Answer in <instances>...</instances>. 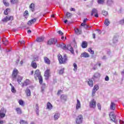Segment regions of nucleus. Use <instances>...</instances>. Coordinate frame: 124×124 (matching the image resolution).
Wrapping results in <instances>:
<instances>
[{"instance_id": "f257e3e1", "label": "nucleus", "mask_w": 124, "mask_h": 124, "mask_svg": "<svg viewBox=\"0 0 124 124\" xmlns=\"http://www.w3.org/2000/svg\"><path fill=\"white\" fill-rule=\"evenodd\" d=\"M56 46L57 47H58V48H61V49H62L63 50H69L71 54H74V50L70 44L67 45L66 46L65 44L62 43L61 44H57Z\"/></svg>"}, {"instance_id": "f03ea898", "label": "nucleus", "mask_w": 124, "mask_h": 124, "mask_svg": "<svg viewBox=\"0 0 124 124\" xmlns=\"http://www.w3.org/2000/svg\"><path fill=\"white\" fill-rule=\"evenodd\" d=\"M17 74H18V70L15 69L12 73L13 81H14V80L17 78V81L20 84L23 80V77L19 76L17 77Z\"/></svg>"}, {"instance_id": "7ed1b4c3", "label": "nucleus", "mask_w": 124, "mask_h": 124, "mask_svg": "<svg viewBox=\"0 0 124 124\" xmlns=\"http://www.w3.org/2000/svg\"><path fill=\"white\" fill-rule=\"evenodd\" d=\"M58 60L60 64H64L67 62V56L66 54L64 55L63 58L61 54H59L58 55Z\"/></svg>"}, {"instance_id": "20e7f679", "label": "nucleus", "mask_w": 124, "mask_h": 124, "mask_svg": "<svg viewBox=\"0 0 124 124\" xmlns=\"http://www.w3.org/2000/svg\"><path fill=\"white\" fill-rule=\"evenodd\" d=\"M83 120H84V118L83 117V115L81 114L79 115L76 119V124H81L83 123Z\"/></svg>"}, {"instance_id": "39448f33", "label": "nucleus", "mask_w": 124, "mask_h": 124, "mask_svg": "<svg viewBox=\"0 0 124 124\" xmlns=\"http://www.w3.org/2000/svg\"><path fill=\"white\" fill-rule=\"evenodd\" d=\"M89 106L90 108H93V109L96 107V101L94 99H93L90 101Z\"/></svg>"}, {"instance_id": "423d86ee", "label": "nucleus", "mask_w": 124, "mask_h": 124, "mask_svg": "<svg viewBox=\"0 0 124 124\" xmlns=\"http://www.w3.org/2000/svg\"><path fill=\"white\" fill-rule=\"evenodd\" d=\"M13 20V16H6L5 18L2 19V22H4L6 23L8 22V21H12Z\"/></svg>"}, {"instance_id": "0eeeda50", "label": "nucleus", "mask_w": 124, "mask_h": 124, "mask_svg": "<svg viewBox=\"0 0 124 124\" xmlns=\"http://www.w3.org/2000/svg\"><path fill=\"white\" fill-rule=\"evenodd\" d=\"M99 89V86H98V85H95L94 86L93 90H92V95L93 96H94V94H95V93L97 92V90H98Z\"/></svg>"}, {"instance_id": "6e6552de", "label": "nucleus", "mask_w": 124, "mask_h": 124, "mask_svg": "<svg viewBox=\"0 0 124 124\" xmlns=\"http://www.w3.org/2000/svg\"><path fill=\"white\" fill-rule=\"evenodd\" d=\"M50 69H46L45 71V77L46 80H48V79H49V78L50 77V74H51V73H50Z\"/></svg>"}, {"instance_id": "1a4fd4ad", "label": "nucleus", "mask_w": 124, "mask_h": 124, "mask_svg": "<svg viewBox=\"0 0 124 124\" xmlns=\"http://www.w3.org/2000/svg\"><path fill=\"white\" fill-rule=\"evenodd\" d=\"M58 42V40L57 39H50L49 41L47 42V44L48 45H51V44H56Z\"/></svg>"}, {"instance_id": "9d476101", "label": "nucleus", "mask_w": 124, "mask_h": 124, "mask_svg": "<svg viewBox=\"0 0 124 124\" xmlns=\"http://www.w3.org/2000/svg\"><path fill=\"white\" fill-rule=\"evenodd\" d=\"M110 118L111 119V121L113 122V123H116V115L113 113L111 112L109 114Z\"/></svg>"}, {"instance_id": "9b49d317", "label": "nucleus", "mask_w": 124, "mask_h": 124, "mask_svg": "<svg viewBox=\"0 0 124 124\" xmlns=\"http://www.w3.org/2000/svg\"><path fill=\"white\" fill-rule=\"evenodd\" d=\"M40 76H41V74H40V71H39V69H37L35 71V74H34L35 79H36V78L40 77Z\"/></svg>"}, {"instance_id": "f8f14e48", "label": "nucleus", "mask_w": 124, "mask_h": 124, "mask_svg": "<svg viewBox=\"0 0 124 124\" xmlns=\"http://www.w3.org/2000/svg\"><path fill=\"white\" fill-rule=\"evenodd\" d=\"M36 22V18H34L32 19H31V20H29L28 22V25L29 26H31L32 24H34Z\"/></svg>"}, {"instance_id": "ddd939ff", "label": "nucleus", "mask_w": 124, "mask_h": 124, "mask_svg": "<svg viewBox=\"0 0 124 124\" xmlns=\"http://www.w3.org/2000/svg\"><path fill=\"white\" fill-rule=\"evenodd\" d=\"M81 58H90V55L87 52L81 53L80 55Z\"/></svg>"}, {"instance_id": "4468645a", "label": "nucleus", "mask_w": 124, "mask_h": 124, "mask_svg": "<svg viewBox=\"0 0 124 124\" xmlns=\"http://www.w3.org/2000/svg\"><path fill=\"white\" fill-rule=\"evenodd\" d=\"M46 109L48 110H52L53 109V105L51 104V103L47 102L46 104Z\"/></svg>"}, {"instance_id": "2eb2a0df", "label": "nucleus", "mask_w": 124, "mask_h": 124, "mask_svg": "<svg viewBox=\"0 0 124 124\" xmlns=\"http://www.w3.org/2000/svg\"><path fill=\"white\" fill-rule=\"evenodd\" d=\"M99 77H100V74H99V73H95L93 77V79L94 80L95 79H97V78H99Z\"/></svg>"}, {"instance_id": "dca6fc26", "label": "nucleus", "mask_w": 124, "mask_h": 124, "mask_svg": "<svg viewBox=\"0 0 124 124\" xmlns=\"http://www.w3.org/2000/svg\"><path fill=\"white\" fill-rule=\"evenodd\" d=\"M110 110H115V109H116V104L113 102H111L110 104Z\"/></svg>"}, {"instance_id": "f3484780", "label": "nucleus", "mask_w": 124, "mask_h": 124, "mask_svg": "<svg viewBox=\"0 0 124 124\" xmlns=\"http://www.w3.org/2000/svg\"><path fill=\"white\" fill-rule=\"evenodd\" d=\"M44 60L45 63H46V64H51V61H50V60L48 59V57H44Z\"/></svg>"}, {"instance_id": "a211bd4d", "label": "nucleus", "mask_w": 124, "mask_h": 124, "mask_svg": "<svg viewBox=\"0 0 124 124\" xmlns=\"http://www.w3.org/2000/svg\"><path fill=\"white\" fill-rule=\"evenodd\" d=\"M80 108H81V103H80V101L77 99V103L76 107V110H78Z\"/></svg>"}, {"instance_id": "6ab92c4d", "label": "nucleus", "mask_w": 124, "mask_h": 124, "mask_svg": "<svg viewBox=\"0 0 124 124\" xmlns=\"http://www.w3.org/2000/svg\"><path fill=\"white\" fill-rule=\"evenodd\" d=\"M30 85V80L26 79L24 83L22 84V87H26V86H29Z\"/></svg>"}, {"instance_id": "aec40b11", "label": "nucleus", "mask_w": 124, "mask_h": 124, "mask_svg": "<svg viewBox=\"0 0 124 124\" xmlns=\"http://www.w3.org/2000/svg\"><path fill=\"white\" fill-rule=\"evenodd\" d=\"M61 99L62 100H63V101H66L67 99V96H66V95L62 94L61 96Z\"/></svg>"}, {"instance_id": "412c9836", "label": "nucleus", "mask_w": 124, "mask_h": 124, "mask_svg": "<svg viewBox=\"0 0 124 124\" xmlns=\"http://www.w3.org/2000/svg\"><path fill=\"white\" fill-rule=\"evenodd\" d=\"M87 83L89 86H90V87H91V88L93 87V80L89 79Z\"/></svg>"}, {"instance_id": "4be33fe9", "label": "nucleus", "mask_w": 124, "mask_h": 124, "mask_svg": "<svg viewBox=\"0 0 124 124\" xmlns=\"http://www.w3.org/2000/svg\"><path fill=\"white\" fill-rule=\"evenodd\" d=\"M81 47L83 48H87V47H88V43H87V42L83 41L82 43Z\"/></svg>"}, {"instance_id": "5701e85b", "label": "nucleus", "mask_w": 124, "mask_h": 124, "mask_svg": "<svg viewBox=\"0 0 124 124\" xmlns=\"http://www.w3.org/2000/svg\"><path fill=\"white\" fill-rule=\"evenodd\" d=\"M54 121H57V120H59V118H60V113H56L54 114Z\"/></svg>"}, {"instance_id": "b1692460", "label": "nucleus", "mask_w": 124, "mask_h": 124, "mask_svg": "<svg viewBox=\"0 0 124 124\" xmlns=\"http://www.w3.org/2000/svg\"><path fill=\"white\" fill-rule=\"evenodd\" d=\"M43 40H44V37H40L37 38V39H36V41H37V42H42Z\"/></svg>"}, {"instance_id": "393cba45", "label": "nucleus", "mask_w": 124, "mask_h": 124, "mask_svg": "<svg viewBox=\"0 0 124 124\" xmlns=\"http://www.w3.org/2000/svg\"><path fill=\"white\" fill-rule=\"evenodd\" d=\"M97 13V10L95 8L92 9L91 12V16H93V14H96Z\"/></svg>"}, {"instance_id": "a878e982", "label": "nucleus", "mask_w": 124, "mask_h": 124, "mask_svg": "<svg viewBox=\"0 0 124 124\" xmlns=\"http://www.w3.org/2000/svg\"><path fill=\"white\" fill-rule=\"evenodd\" d=\"M110 21H109V19L107 18L105 19V22H104V24L105 25H106V26L107 27H108V26H109V25H110Z\"/></svg>"}, {"instance_id": "bb28decb", "label": "nucleus", "mask_w": 124, "mask_h": 124, "mask_svg": "<svg viewBox=\"0 0 124 124\" xmlns=\"http://www.w3.org/2000/svg\"><path fill=\"white\" fill-rule=\"evenodd\" d=\"M16 111L18 115H21L22 114V110L21 109V108H18L16 109Z\"/></svg>"}, {"instance_id": "cd10ccee", "label": "nucleus", "mask_w": 124, "mask_h": 124, "mask_svg": "<svg viewBox=\"0 0 124 124\" xmlns=\"http://www.w3.org/2000/svg\"><path fill=\"white\" fill-rule=\"evenodd\" d=\"M30 8L33 12L34 11V4L33 3H32L30 5Z\"/></svg>"}, {"instance_id": "c85d7f7f", "label": "nucleus", "mask_w": 124, "mask_h": 124, "mask_svg": "<svg viewBox=\"0 0 124 124\" xmlns=\"http://www.w3.org/2000/svg\"><path fill=\"white\" fill-rule=\"evenodd\" d=\"M0 113L6 114V109H4V108H2L0 110Z\"/></svg>"}, {"instance_id": "c756f323", "label": "nucleus", "mask_w": 124, "mask_h": 124, "mask_svg": "<svg viewBox=\"0 0 124 124\" xmlns=\"http://www.w3.org/2000/svg\"><path fill=\"white\" fill-rule=\"evenodd\" d=\"M113 0H107V5L108 6H110L111 4H113Z\"/></svg>"}, {"instance_id": "7c9ffc66", "label": "nucleus", "mask_w": 124, "mask_h": 124, "mask_svg": "<svg viewBox=\"0 0 124 124\" xmlns=\"http://www.w3.org/2000/svg\"><path fill=\"white\" fill-rule=\"evenodd\" d=\"M31 65L33 68H36L37 67V64H36V62H31Z\"/></svg>"}, {"instance_id": "2f4dec72", "label": "nucleus", "mask_w": 124, "mask_h": 124, "mask_svg": "<svg viewBox=\"0 0 124 124\" xmlns=\"http://www.w3.org/2000/svg\"><path fill=\"white\" fill-rule=\"evenodd\" d=\"M38 78L39 79V83L40 84H42V83H43V78H42V76H41L40 77H38Z\"/></svg>"}, {"instance_id": "473e14b6", "label": "nucleus", "mask_w": 124, "mask_h": 124, "mask_svg": "<svg viewBox=\"0 0 124 124\" xmlns=\"http://www.w3.org/2000/svg\"><path fill=\"white\" fill-rule=\"evenodd\" d=\"M112 42L114 44L117 43V42H118V38H117V37L114 36L113 37V39L112 40Z\"/></svg>"}, {"instance_id": "72a5a7b5", "label": "nucleus", "mask_w": 124, "mask_h": 124, "mask_svg": "<svg viewBox=\"0 0 124 124\" xmlns=\"http://www.w3.org/2000/svg\"><path fill=\"white\" fill-rule=\"evenodd\" d=\"M72 16V14L67 12L66 14V17L68 19L69 18H71V17Z\"/></svg>"}, {"instance_id": "f704fd0d", "label": "nucleus", "mask_w": 124, "mask_h": 124, "mask_svg": "<svg viewBox=\"0 0 124 124\" xmlns=\"http://www.w3.org/2000/svg\"><path fill=\"white\" fill-rule=\"evenodd\" d=\"M8 12H10V9H9V8L6 9L4 11V15H8Z\"/></svg>"}, {"instance_id": "c9c22d12", "label": "nucleus", "mask_w": 124, "mask_h": 124, "mask_svg": "<svg viewBox=\"0 0 124 124\" xmlns=\"http://www.w3.org/2000/svg\"><path fill=\"white\" fill-rule=\"evenodd\" d=\"M26 93H27V96H31V90L28 89L26 90Z\"/></svg>"}, {"instance_id": "e433bc0d", "label": "nucleus", "mask_w": 124, "mask_h": 124, "mask_svg": "<svg viewBox=\"0 0 124 124\" xmlns=\"http://www.w3.org/2000/svg\"><path fill=\"white\" fill-rule=\"evenodd\" d=\"M63 72H64V68L61 69L59 71V74H60V75H62L63 74Z\"/></svg>"}, {"instance_id": "4c0bfd02", "label": "nucleus", "mask_w": 124, "mask_h": 124, "mask_svg": "<svg viewBox=\"0 0 124 124\" xmlns=\"http://www.w3.org/2000/svg\"><path fill=\"white\" fill-rule=\"evenodd\" d=\"M105 1V0H98L97 2L99 4H103Z\"/></svg>"}, {"instance_id": "58836bf2", "label": "nucleus", "mask_w": 124, "mask_h": 124, "mask_svg": "<svg viewBox=\"0 0 124 124\" xmlns=\"http://www.w3.org/2000/svg\"><path fill=\"white\" fill-rule=\"evenodd\" d=\"M75 32L77 34H81V31L79 30V29H77L75 31Z\"/></svg>"}, {"instance_id": "ea45409f", "label": "nucleus", "mask_w": 124, "mask_h": 124, "mask_svg": "<svg viewBox=\"0 0 124 124\" xmlns=\"http://www.w3.org/2000/svg\"><path fill=\"white\" fill-rule=\"evenodd\" d=\"M102 13L104 16H107V15H108V12L106 11L105 10H103Z\"/></svg>"}, {"instance_id": "a19ab883", "label": "nucleus", "mask_w": 124, "mask_h": 124, "mask_svg": "<svg viewBox=\"0 0 124 124\" xmlns=\"http://www.w3.org/2000/svg\"><path fill=\"white\" fill-rule=\"evenodd\" d=\"M88 51L90 52V54H91L92 55H93V54H94V51H93V50L92 49V48H89L88 49Z\"/></svg>"}, {"instance_id": "79ce46f5", "label": "nucleus", "mask_w": 124, "mask_h": 124, "mask_svg": "<svg viewBox=\"0 0 124 124\" xmlns=\"http://www.w3.org/2000/svg\"><path fill=\"white\" fill-rule=\"evenodd\" d=\"M119 23L120 24V25H124V17L119 22Z\"/></svg>"}, {"instance_id": "37998d69", "label": "nucleus", "mask_w": 124, "mask_h": 124, "mask_svg": "<svg viewBox=\"0 0 124 124\" xmlns=\"http://www.w3.org/2000/svg\"><path fill=\"white\" fill-rule=\"evenodd\" d=\"M11 2L12 4H15L18 2V0H11Z\"/></svg>"}, {"instance_id": "c03bdc74", "label": "nucleus", "mask_w": 124, "mask_h": 124, "mask_svg": "<svg viewBox=\"0 0 124 124\" xmlns=\"http://www.w3.org/2000/svg\"><path fill=\"white\" fill-rule=\"evenodd\" d=\"M20 124H28V122L25 120H20Z\"/></svg>"}, {"instance_id": "a18cd8bd", "label": "nucleus", "mask_w": 124, "mask_h": 124, "mask_svg": "<svg viewBox=\"0 0 124 124\" xmlns=\"http://www.w3.org/2000/svg\"><path fill=\"white\" fill-rule=\"evenodd\" d=\"M73 65L74 67V71H76V70H77V64H76V63H74Z\"/></svg>"}, {"instance_id": "49530a36", "label": "nucleus", "mask_w": 124, "mask_h": 124, "mask_svg": "<svg viewBox=\"0 0 124 124\" xmlns=\"http://www.w3.org/2000/svg\"><path fill=\"white\" fill-rule=\"evenodd\" d=\"M3 43L4 45L6 46L7 45V44H8V40H3Z\"/></svg>"}, {"instance_id": "de8ad7c7", "label": "nucleus", "mask_w": 124, "mask_h": 124, "mask_svg": "<svg viewBox=\"0 0 124 124\" xmlns=\"http://www.w3.org/2000/svg\"><path fill=\"white\" fill-rule=\"evenodd\" d=\"M19 105L23 106V105H24V101L22 100H20L19 101Z\"/></svg>"}, {"instance_id": "09e8293b", "label": "nucleus", "mask_w": 124, "mask_h": 124, "mask_svg": "<svg viewBox=\"0 0 124 124\" xmlns=\"http://www.w3.org/2000/svg\"><path fill=\"white\" fill-rule=\"evenodd\" d=\"M11 91L12 93H16V90H15V88L14 87V86H12Z\"/></svg>"}, {"instance_id": "8fccbe9b", "label": "nucleus", "mask_w": 124, "mask_h": 124, "mask_svg": "<svg viewBox=\"0 0 124 124\" xmlns=\"http://www.w3.org/2000/svg\"><path fill=\"white\" fill-rule=\"evenodd\" d=\"M5 117V114L0 113V119H2V118H4Z\"/></svg>"}, {"instance_id": "3c124183", "label": "nucleus", "mask_w": 124, "mask_h": 124, "mask_svg": "<svg viewBox=\"0 0 124 124\" xmlns=\"http://www.w3.org/2000/svg\"><path fill=\"white\" fill-rule=\"evenodd\" d=\"M24 16H29V12L28 11H25L24 13Z\"/></svg>"}, {"instance_id": "603ef678", "label": "nucleus", "mask_w": 124, "mask_h": 124, "mask_svg": "<svg viewBox=\"0 0 124 124\" xmlns=\"http://www.w3.org/2000/svg\"><path fill=\"white\" fill-rule=\"evenodd\" d=\"M97 106L99 110H101V105H100V104H97Z\"/></svg>"}, {"instance_id": "864d4df0", "label": "nucleus", "mask_w": 124, "mask_h": 124, "mask_svg": "<svg viewBox=\"0 0 124 124\" xmlns=\"http://www.w3.org/2000/svg\"><path fill=\"white\" fill-rule=\"evenodd\" d=\"M96 65H97V64H95L93 67V70H96V69H97V67H96Z\"/></svg>"}, {"instance_id": "5fc2aeb1", "label": "nucleus", "mask_w": 124, "mask_h": 124, "mask_svg": "<svg viewBox=\"0 0 124 124\" xmlns=\"http://www.w3.org/2000/svg\"><path fill=\"white\" fill-rule=\"evenodd\" d=\"M36 110H39V107H38V104H36L35 105Z\"/></svg>"}, {"instance_id": "6e6d98bb", "label": "nucleus", "mask_w": 124, "mask_h": 124, "mask_svg": "<svg viewBox=\"0 0 124 124\" xmlns=\"http://www.w3.org/2000/svg\"><path fill=\"white\" fill-rule=\"evenodd\" d=\"M84 29H85L86 30H88V29H89V25H87L86 24L85 25V26H84Z\"/></svg>"}, {"instance_id": "4d7b16f0", "label": "nucleus", "mask_w": 124, "mask_h": 124, "mask_svg": "<svg viewBox=\"0 0 124 124\" xmlns=\"http://www.w3.org/2000/svg\"><path fill=\"white\" fill-rule=\"evenodd\" d=\"M58 33H59V34H61V35H63V33L61 30L58 31Z\"/></svg>"}, {"instance_id": "13d9d810", "label": "nucleus", "mask_w": 124, "mask_h": 124, "mask_svg": "<svg viewBox=\"0 0 124 124\" xmlns=\"http://www.w3.org/2000/svg\"><path fill=\"white\" fill-rule=\"evenodd\" d=\"M105 81H109V77L107 76L105 78Z\"/></svg>"}, {"instance_id": "bf43d9fd", "label": "nucleus", "mask_w": 124, "mask_h": 124, "mask_svg": "<svg viewBox=\"0 0 124 124\" xmlns=\"http://www.w3.org/2000/svg\"><path fill=\"white\" fill-rule=\"evenodd\" d=\"M45 88H46V85L45 84V83H44L42 85V88H43V89H45Z\"/></svg>"}, {"instance_id": "052dcab7", "label": "nucleus", "mask_w": 124, "mask_h": 124, "mask_svg": "<svg viewBox=\"0 0 124 124\" xmlns=\"http://www.w3.org/2000/svg\"><path fill=\"white\" fill-rule=\"evenodd\" d=\"M4 5L6 6H9V3L6 2L5 3H4Z\"/></svg>"}, {"instance_id": "680f3d73", "label": "nucleus", "mask_w": 124, "mask_h": 124, "mask_svg": "<svg viewBox=\"0 0 124 124\" xmlns=\"http://www.w3.org/2000/svg\"><path fill=\"white\" fill-rule=\"evenodd\" d=\"M36 115H37V116L39 115V109L36 110Z\"/></svg>"}, {"instance_id": "e2e57ef3", "label": "nucleus", "mask_w": 124, "mask_h": 124, "mask_svg": "<svg viewBox=\"0 0 124 124\" xmlns=\"http://www.w3.org/2000/svg\"><path fill=\"white\" fill-rule=\"evenodd\" d=\"M19 43H20V45H22V44H25V42H24V41H19Z\"/></svg>"}, {"instance_id": "0e129e2a", "label": "nucleus", "mask_w": 124, "mask_h": 124, "mask_svg": "<svg viewBox=\"0 0 124 124\" xmlns=\"http://www.w3.org/2000/svg\"><path fill=\"white\" fill-rule=\"evenodd\" d=\"M96 31H97L98 34H101V31L98 29H97Z\"/></svg>"}, {"instance_id": "69168bd1", "label": "nucleus", "mask_w": 124, "mask_h": 124, "mask_svg": "<svg viewBox=\"0 0 124 124\" xmlns=\"http://www.w3.org/2000/svg\"><path fill=\"white\" fill-rule=\"evenodd\" d=\"M102 60H107V58L106 57V56H103V57L102 58Z\"/></svg>"}, {"instance_id": "338daca9", "label": "nucleus", "mask_w": 124, "mask_h": 124, "mask_svg": "<svg viewBox=\"0 0 124 124\" xmlns=\"http://www.w3.org/2000/svg\"><path fill=\"white\" fill-rule=\"evenodd\" d=\"M89 19L88 18H85L84 20H83V23H85L87 21H88Z\"/></svg>"}, {"instance_id": "774afa93", "label": "nucleus", "mask_w": 124, "mask_h": 124, "mask_svg": "<svg viewBox=\"0 0 124 124\" xmlns=\"http://www.w3.org/2000/svg\"><path fill=\"white\" fill-rule=\"evenodd\" d=\"M5 122V121H3V120H0V124H3Z\"/></svg>"}]
</instances>
